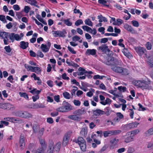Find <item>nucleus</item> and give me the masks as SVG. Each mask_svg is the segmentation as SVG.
I'll use <instances>...</instances> for the list:
<instances>
[{"mask_svg": "<svg viewBox=\"0 0 153 153\" xmlns=\"http://www.w3.org/2000/svg\"><path fill=\"white\" fill-rule=\"evenodd\" d=\"M103 63L106 65L111 66L120 65L122 64L121 60L113 57L108 58L107 61H105L103 62Z\"/></svg>", "mask_w": 153, "mask_h": 153, "instance_id": "f257e3e1", "label": "nucleus"}, {"mask_svg": "<svg viewBox=\"0 0 153 153\" xmlns=\"http://www.w3.org/2000/svg\"><path fill=\"white\" fill-rule=\"evenodd\" d=\"M97 50L102 53L106 54L108 56L110 57L113 55L112 52L110 51L106 44H102L98 48Z\"/></svg>", "mask_w": 153, "mask_h": 153, "instance_id": "f03ea898", "label": "nucleus"}, {"mask_svg": "<svg viewBox=\"0 0 153 153\" xmlns=\"http://www.w3.org/2000/svg\"><path fill=\"white\" fill-rule=\"evenodd\" d=\"M73 141L79 145L80 149L82 151L85 152L86 151L85 141L83 137H79L77 139L74 140Z\"/></svg>", "mask_w": 153, "mask_h": 153, "instance_id": "7ed1b4c3", "label": "nucleus"}, {"mask_svg": "<svg viewBox=\"0 0 153 153\" xmlns=\"http://www.w3.org/2000/svg\"><path fill=\"white\" fill-rule=\"evenodd\" d=\"M112 70L114 71L121 74L123 75H127L128 74L127 69L119 66H113L111 68Z\"/></svg>", "mask_w": 153, "mask_h": 153, "instance_id": "20e7f679", "label": "nucleus"}, {"mask_svg": "<svg viewBox=\"0 0 153 153\" xmlns=\"http://www.w3.org/2000/svg\"><path fill=\"white\" fill-rule=\"evenodd\" d=\"M16 114L19 117L26 119L31 118L32 116L30 113L25 111H19L17 112Z\"/></svg>", "mask_w": 153, "mask_h": 153, "instance_id": "39448f33", "label": "nucleus"}, {"mask_svg": "<svg viewBox=\"0 0 153 153\" xmlns=\"http://www.w3.org/2000/svg\"><path fill=\"white\" fill-rule=\"evenodd\" d=\"M71 133V132H68L65 134L62 143L63 146H65L68 143L69 140Z\"/></svg>", "mask_w": 153, "mask_h": 153, "instance_id": "423d86ee", "label": "nucleus"}, {"mask_svg": "<svg viewBox=\"0 0 153 153\" xmlns=\"http://www.w3.org/2000/svg\"><path fill=\"white\" fill-rule=\"evenodd\" d=\"M135 50L136 52L140 56L144 54V56H143L144 58L146 57V49L144 48L140 47L135 48Z\"/></svg>", "mask_w": 153, "mask_h": 153, "instance_id": "0eeeda50", "label": "nucleus"}, {"mask_svg": "<svg viewBox=\"0 0 153 153\" xmlns=\"http://www.w3.org/2000/svg\"><path fill=\"white\" fill-rule=\"evenodd\" d=\"M51 46V42H48L47 43V45H46L42 44L41 45L40 48L43 52L46 53L49 51Z\"/></svg>", "mask_w": 153, "mask_h": 153, "instance_id": "6e6552de", "label": "nucleus"}, {"mask_svg": "<svg viewBox=\"0 0 153 153\" xmlns=\"http://www.w3.org/2000/svg\"><path fill=\"white\" fill-rule=\"evenodd\" d=\"M68 118L69 119L77 122L80 121L82 119V117L80 116H78L77 114L69 115L68 117Z\"/></svg>", "mask_w": 153, "mask_h": 153, "instance_id": "1a4fd4ad", "label": "nucleus"}, {"mask_svg": "<svg viewBox=\"0 0 153 153\" xmlns=\"http://www.w3.org/2000/svg\"><path fill=\"white\" fill-rule=\"evenodd\" d=\"M86 112V111L85 109L82 108L75 111L73 112V114H77L78 116H80V115L85 114Z\"/></svg>", "mask_w": 153, "mask_h": 153, "instance_id": "9d476101", "label": "nucleus"}, {"mask_svg": "<svg viewBox=\"0 0 153 153\" xmlns=\"http://www.w3.org/2000/svg\"><path fill=\"white\" fill-rule=\"evenodd\" d=\"M63 105L66 110L70 111L73 109V107L70 104L66 101H64L63 102Z\"/></svg>", "mask_w": 153, "mask_h": 153, "instance_id": "9b49d317", "label": "nucleus"}, {"mask_svg": "<svg viewBox=\"0 0 153 153\" xmlns=\"http://www.w3.org/2000/svg\"><path fill=\"white\" fill-rule=\"evenodd\" d=\"M96 53V50L94 49H88L85 53V54L88 56L90 55L94 56L95 55Z\"/></svg>", "mask_w": 153, "mask_h": 153, "instance_id": "f8f14e48", "label": "nucleus"}, {"mask_svg": "<svg viewBox=\"0 0 153 153\" xmlns=\"http://www.w3.org/2000/svg\"><path fill=\"white\" fill-rule=\"evenodd\" d=\"M93 114L96 116H99L100 115L105 114V112L99 109H97L96 110L93 111Z\"/></svg>", "mask_w": 153, "mask_h": 153, "instance_id": "ddd939ff", "label": "nucleus"}, {"mask_svg": "<svg viewBox=\"0 0 153 153\" xmlns=\"http://www.w3.org/2000/svg\"><path fill=\"white\" fill-rule=\"evenodd\" d=\"M146 57L148 59V64L151 67H153V56H149L148 54H146Z\"/></svg>", "mask_w": 153, "mask_h": 153, "instance_id": "4468645a", "label": "nucleus"}, {"mask_svg": "<svg viewBox=\"0 0 153 153\" xmlns=\"http://www.w3.org/2000/svg\"><path fill=\"white\" fill-rule=\"evenodd\" d=\"M139 124V123L137 122H133L129 123L128 125H125L124 128H131L136 127H137Z\"/></svg>", "mask_w": 153, "mask_h": 153, "instance_id": "2eb2a0df", "label": "nucleus"}, {"mask_svg": "<svg viewBox=\"0 0 153 153\" xmlns=\"http://www.w3.org/2000/svg\"><path fill=\"white\" fill-rule=\"evenodd\" d=\"M29 43L28 42H25V41H21L20 43V47L23 49H25L28 47Z\"/></svg>", "mask_w": 153, "mask_h": 153, "instance_id": "dca6fc26", "label": "nucleus"}, {"mask_svg": "<svg viewBox=\"0 0 153 153\" xmlns=\"http://www.w3.org/2000/svg\"><path fill=\"white\" fill-rule=\"evenodd\" d=\"M124 28L127 30L130 31L131 33H133L134 32V30L131 26L128 25L127 24H126L124 25Z\"/></svg>", "mask_w": 153, "mask_h": 153, "instance_id": "f3484780", "label": "nucleus"}, {"mask_svg": "<svg viewBox=\"0 0 153 153\" xmlns=\"http://www.w3.org/2000/svg\"><path fill=\"white\" fill-rule=\"evenodd\" d=\"M9 33L4 31H0V37L2 39L8 37Z\"/></svg>", "mask_w": 153, "mask_h": 153, "instance_id": "a211bd4d", "label": "nucleus"}, {"mask_svg": "<svg viewBox=\"0 0 153 153\" xmlns=\"http://www.w3.org/2000/svg\"><path fill=\"white\" fill-rule=\"evenodd\" d=\"M139 132V131L138 129L134 130V131L128 132L127 133V135H131L133 137L134 136L137 134Z\"/></svg>", "mask_w": 153, "mask_h": 153, "instance_id": "6ab92c4d", "label": "nucleus"}, {"mask_svg": "<svg viewBox=\"0 0 153 153\" xmlns=\"http://www.w3.org/2000/svg\"><path fill=\"white\" fill-rule=\"evenodd\" d=\"M143 81H141L140 80H135L133 81V83L134 85L141 88L142 85V83L143 84Z\"/></svg>", "mask_w": 153, "mask_h": 153, "instance_id": "aec40b11", "label": "nucleus"}, {"mask_svg": "<svg viewBox=\"0 0 153 153\" xmlns=\"http://www.w3.org/2000/svg\"><path fill=\"white\" fill-rule=\"evenodd\" d=\"M0 104L1 105H0V108H4V109H7L8 108H9L10 107V108L11 106L12 105L9 103H4Z\"/></svg>", "mask_w": 153, "mask_h": 153, "instance_id": "412c9836", "label": "nucleus"}, {"mask_svg": "<svg viewBox=\"0 0 153 153\" xmlns=\"http://www.w3.org/2000/svg\"><path fill=\"white\" fill-rule=\"evenodd\" d=\"M24 136L21 134L20 136L19 140L20 146H23L25 145V140L24 139Z\"/></svg>", "mask_w": 153, "mask_h": 153, "instance_id": "4be33fe9", "label": "nucleus"}, {"mask_svg": "<svg viewBox=\"0 0 153 153\" xmlns=\"http://www.w3.org/2000/svg\"><path fill=\"white\" fill-rule=\"evenodd\" d=\"M82 28L84 30L90 33H92V30L90 27L86 25L82 26Z\"/></svg>", "mask_w": 153, "mask_h": 153, "instance_id": "5701e85b", "label": "nucleus"}, {"mask_svg": "<svg viewBox=\"0 0 153 153\" xmlns=\"http://www.w3.org/2000/svg\"><path fill=\"white\" fill-rule=\"evenodd\" d=\"M33 131L35 133L38 132L40 129L39 127L36 124H34L32 126Z\"/></svg>", "mask_w": 153, "mask_h": 153, "instance_id": "b1692460", "label": "nucleus"}, {"mask_svg": "<svg viewBox=\"0 0 153 153\" xmlns=\"http://www.w3.org/2000/svg\"><path fill=\"white\" fill-rule=\"evenodd\" d=\"M98 18L99 19V22H101L103 21L104 22H107V19L103 16L102 15H100L98 16Z\"/></svg>", "mask_w": 153, "mask_h": 153, "instance_id": "393cba45", "label": "nucleus"}, {"mask_svg": "<svg viewBox=\"0 0 153 153\" xmlns=\"http://www.w3.org/2000/svg\"><path fill=\"white\" fill-rule=\"evenodd\" d=\"M28 1H26L28 3L30 4L31 5L37 7H39L38 5L36 4L37 3V2L36 0H27Z\"/></svg>", "mask_w": 153, "mask_h": 153, "instance_id": "a878e982", "label": "nucleus"}, {"mask_svg": "<svg viewBox=\"0 0 153 153\" xmlns=\"http://www.w3.org/2000/svg\"><path fill=\"white\" fill-rule=\"evenodd\" d=\"M103 135L105 137L111 135H113L112 131H104L103 132Z\"/></svg>", "mask_w": 153, "mask_h": 153, "instance_id": "bb28decb", "label": "nucleus"}, {"mask_svg": "<svg viewBox=\"0 0 153 153\" xmlns=\"http://www.w3.org/2000/svg\"><path fill=\"white\" fill-rule=\"evenodd\" d=\"M87 133V130L85 128H82L80 132L81 135L86 136Z\"/></svg>", "mask_w": 153, "mask_h": 153, "instance_id": "cd10ccee", "label": "nucleus"}, {"mask_svg": "<svg viewBox=\"0 0 153 153\" xmlns=\"http://www.w3.org/2000/svg\"><path fill=\"white\" fill-rule=\"evenodd\" d=\"M39 141L42 148L41 149L44 150L47 146L46 144L45 143V141L44 140L42 139L40 140Z\"/></svg>", "mask_w": 153, "mask_h": 153, "instance_id": "c85d7f7f", "label": "nucleus"}, {"mask_svg": "<svg viewBox=\"0 0 153 153\" xmlns=\"http://www.w3.org/2000/svg\"><path fill=\"white\" fill-rule=\"evenodd\" d=\"M143 84H142V85H141L142 86H141V88H142V89H149V85L148 84H147L146 83V82H145L144 81H143Z\"/></svg>", "mask_w": 153, "mask_h": 153, "instance_id": "c756f323", "label": "nucleus"}, {"mask_svg": "<svg viewBox=\"0 0 153 153\" xmlns=\"http://www.w3.org/2000/svg\"><path fill=\"white\" fill-rule=\"evenodd\" d=\"M133 137L131 135H130V136L127 137L125 139V142L128 143L131 142L133 140Z\"/></svg>", "mask_w": 153, "mask_h": 153, "instance_id": "7c9ffc66", "label": "nucleus"}, {"mask_svg": "<svg viewBox=\"0 0 153 153\" xmlns=\"http://www.w3.org/2000/svg\"><path fill=\"white\" fill-rule=\"evenodd\" d=\"M111 102V100L109 98H107L105 101H101L100 102V103L103 105H105L107 104L110 103Z\"/></svg>", "mask_w": 153, "mask_h": 153, "instance_id": "2f4dec72", "label": "nucleus"}, {"mask_svg": "<svg viewBox=\"0 0 153 153\" xmlns=\"http://www.w3.org/2000/svg\"><path fill=\"white\" fill-rule=\"evenodd\" d=\"M70 19H64L63 21L64 22L65 24L68 26H71L72 25V23L70 21Z\"/></svg>", "mask_w": 153, "mask_h": 153, "instance_id": "473e14b6", "label": "nucleus"}, {"mask_svg": "<svg viewBox=\"0 0 153 153\" xmlns=\"http://www.w3.org/2000/svg\"><path fill=\"white\" fill-rule=\"evenodd\" d=\"M118 139H116V138H112L110 140V143L114 145H116L118 142Z\"/></svg>", "mask_w": 153, "mask_h": 153, "instance_id": "72a5a7b5", "label": "nucleus"}, {"mask_svg": "<svg viewBox=\"0 0 153 153\" xmlns=\"http://www.w3.org/2000/svg\"><path fill=\"white\" fill-rule=\"evenodd\" d=\"M61 144V142H59L56 144L55 146L54 147L53 146V148L54 149H56V150L57 151H59L60 149Z\"/></svg>", "mask_w": 153, "mask_h": 153, "instance_id": "f704fd0d", "label": "nucleus"}, {"mask_svg": "<svg viewBox=\"0 0 153 153\" xmlns=\"http://www.w3.org/2000/svg\"><path fill=\"white\" fill-rule=\"evenodd\" d=\"M85 24L88 26H92L93 25V23L89 19H87L85 21Z\"/></svg>", "mask_w": 153, "mask_h": 153, "instance_id": "c9c22d12", "label": "nucleus"}, {"mask_svg": "<svg viewBox=\"0 0 153 153\" xmlns=\"http://www.w3.org/2000/svg\"><path fill=\"white\" fill-rule=\"evenodd\" d=\"M98 2L106 7H108L109 6V5L106 4L107 1L105 0H98Z\"/></svg>", "mask_w": 153, "mask_h": 153, "instance_id": "e433bc0d", "label": "nucleus"}, {"mask_svg": "<svg viewBox=\"0 0 153 153\" xmlns=\"http://www.w3.org/2000/svg\"><path fill=\"white\" fill-rule=\"evenodd\" d=\"M59 37H63L65 36L64 34L66 33V32L65 29L63 30L62 31L59 30Z\"/></svg>", "mask_w": 153, "mask_h": 153, "instance_id": "4c0bfd02", "label": "nucleus"}, {"mask_svg": "<svg viewBox=\"0 0 153 153\" xmlns=\"http://www.w3.org/2000/svg\"><path fill=\"white\" fill-rule=\"evenodd\" d=\"M45 107L44 106H42L41 104H33V107H31V108H43Z\"/></svg>", "mask_w": 153, "mask_h": 153, "instance_id": "58836bf2", "label": "nucleus"}, {"mask_svg": "<svg viewBox=\"0 0 153 153\" xmlns=\"http://www.w3.org/2000/svg\"><path fill=\"white\" fill-rule=\"evenodd\" d=\"M33 72H34L37 73H40L41 70L40 68L38 67H34V68L32 71Z\"/></svg>", "mask_w": 153, "mask_h": 153, "instance_id": "ea45409f", "label": "nucleus"}, {"mask_svg": "<svg viewBox=\"0 0 153 153\" xmlns=\"http://www.w3.org/2000/svg\"><path fill=\"white\" fill-rule=\"evenodd\" d=\"M0 20L5 23L7 22V21L5 19V16L3 15H0Z\"/></svg>", "mask_w": 153, "mask_h": 153, "instance_id": "a19ab883", "label": "nucleus"}, {"mask_svg": "<svg viewBox=\"0 0 153 153\" xmlns=\"http://www.w3.org/2000/svg\"><path fill=\"white\" fill-rule=\"evenodd\" d=\"M40 92V91L37 90L36 89H33L32 90L30 91V92L33 94H39Z\"/></svg>", "mask_w": 153, "mask_h": 153, "instance_id": "79ce46f5", "label": "nucleus"}, {"mask_svg": "<svg viewBox=\"0 0 153 153\" xmlns=\"http://www.w3.org/2000/svg\"><path fill=\"white\" fill-rule=\"evenodd\" d=\"M15 34L14 33H9L8 37H9L10 40H11L12 42L14 41Z\"/></svg>", "mask_w": 153, "mask_h": 153, "instance_id": "37998d69", "label": "nucleus"}, {"mask_svg": "<svg viewBox=\"0 0 153 153\" xmlns=\"http://www.w3.org/2000/svg\"><path fill=\"white\" fill-rule=\"evenodd\" d=\"M19 94L21 97H23L27 99H28V95L26 93L20 92Z\"/></svg>", "mask_w": 153, "mask_h": 153, "instance_id": "c03bdc74", "label": "nucleus"}, {"mask_svg": "<svg viewBox=\"0 0 153 153\" xmlns=\"http://www.w3.org/2000/svg\"><path fill=\"white\" fill-rule=\"evenodd\" d=\"M148 135H151L153 134V127L149 129L146 133Z\"/></svg>", "mask_w": 153, "mask_h": 153, "instance_id": "a18cd8bd", "label": "nucleus"}, {"mask_svg": "<svg viewBox=\"0 0 153 153\" xmlns=\"http://www.w3.org/2000/svg\"><path fill=\"white\" fill-rule=\"evenodd\" d=\"M63 95L64 97L66 99H69L70 98V94L67 92H64L63 93Z\"/></svg>", "mask_w": 153, "mask_h": 153, "instance_id": "49530a36", "label": "nucleus"}, {"mask_svg": "<svg viewBox=\"0 0 153 153\" xmlns=\"http://www.w3.org/2000/svg\"><path fill=\"white\" fill-rule=\"evenodd\" d=\"M105 111V114H106L107 116H108L110 115L111 111H110V109L109 107H106L104 109Z\"/></svg>", "mask_w": 153, "mask_h": 153, "instance_id": "de8ad7c7", "label": "nucleus"}, {"mask_svg": "<svg viewBox=\"0 0 153 153\" xmlns=\"http://www.w3.org/2000/svg\"><path fill=\"white\" fill-rule=\"evenodd\" d=\"M131 24L133 26L136 27H138L139 26V22L137 21L133 20L131 22Z\"/></svg>", "mask_w": 153, "mask_h": 153, "instance_id": "09e8293b", "label": "nucleus"}, {"mask_svg": "<svg viewBox=\"0 0 153 153\" xmlns=\"http://www.w3.org/2000/svg\"><path fill=\"white\" fill-rule=\"evenodd\" d=\"M53 144L52 143L49 144V149L48 150V152L49 153H53Z\"/></svg>", "mask_w": 153, "mask_h": 153, "instance_id": "8fccbe9b", "label": "nucleus"}, {"mask_svg": "<svg viewBox=\"0 0 153 153\" xmlns=\"http://www.w3.org/2000/svg\"><path fill=\"white\" fill-rule=\"evenodd\" d=\"M118 89L120 92H121L122 91L123 92H124L126 91V88L125 87L120 86L118 87Z\"/></svg>", "mask_w": 153, "mask_h": 153, "instance_id": "3c124183", "label": "nucleus"}, {"mask_svg": "<svg viewBox=\"0 0 153 153\" xmlns=\"http://www.w3.org/2000/svg\"><path fill=\"white\" fill-rule=\"evenodd\" d=\"M83 22L82 20L79 19L77 21H76L75 24L76 26H78L80 24H82Z\"/></svg>", "mask_w": 153, "mask_h": 153, "instance_id": "603ef678", "label": "nucleus"}, {"mask_svg": "<svg viewBox=\"0 0 153 153\" xmlns=\"http://www.w3.org/2000/svg\"><path fill=\"white\" fill-rule=\"evenodd\" d=\"M73 102L74 104L76 106H79L81 104V102L79 100H74Z\"/></svg>", "mask_w": 153, "mask_h": 153, "instance_id": "864d4df0", "label": "nucleus"}, {"mask_svg": "<svg viewBox=\"0 0 153 153\" xmlns=\"http://www.w3.org/2000/svg\"><path fill=\"white\" fill-rule=\"evenodd\" d=\"M44 131V128H42L38 132V135L40 137H41L43 134Z\"/></svg>", "mask_w": 153, "mask_h": 153, "instance_id": "5fc2aeb1", "label": "nucleus"}, {"mask_svg": "<svg viewBox=\"0 0 153 153\" xmlns=\"http://www.w3.org/2000/svg\"><path fill=\"white\" fill-rule=\"evenodd\" d=\"M4 49L5 50L6 52L8 53H10L12 50L10 46H6L4 48Z\"/></svg>", "mask_w": 153, "mask_h": 153, "instance_id": "6e6d98bb", "label": "nucleus"}, {"mask_svg": "<svg viewBox=\"0 0 153 153\" xmlns=\"http://www.w3.org/2000/svg\"><path fill=\"white\" fill-rule=\"evenodd\" d=\"M37 56L42 58L44 57V55L40 51H38L37 53Z\"/></svg>", "mask_w": 153, "mask_h": 153, "instance_id": "4d7b16f0", "label": "nucleus"}, {"mask_svg": "<svg viewBox=\"0 0 153 153\" xmlns=\"http://www.w3.org/2000/svg\"><path fill=\"white\" fill-rule=\"evenodd\" d=\"M68 50L72 53L74 54L76 53V52L74 51L73 48H71L69 46H68Z\"/></svg>", "mask_w": 153, "mask_h": 153, "instance_id": "13d9d810", "label": "nucleus"}, {"mask_svg": "<svg viewBox=\"0 0 153 153\" xmlns=\"http://www.w3.org/2000/svg\"><path fill=\"white\" fill-rule=\"evenodd\" d=\"M54 99L56 102H58L60 101L59 96L55 95L54 97Z\"/></svg>", "mask_w": 153, "mask_h": 153, "instance_id": "bf43d9fd", "label": "nucleus"}, {"mask_svg": "<svg viewBox=\"0 0 153 153\" xmlns=\"http://www.w3.org/2000/svg\"><path fill=\"white\" fill-rule=\"evenodd\" d=\"M80 39V37L77 35L74 36L72 37V39L73 41H77Z\"/></svg>", "mask_w": 153, "mask_h": 153, "instance_id": "052dcab7", "label": "nucleus"}, {"mask_svg": "<svg viewBox=\"0 0 153 153\" xmlns=\"http://www.w3.org/2000/svg\"><path fill=\"white\" fill-rule=\"evenodd\" d=\"M30 10V8L28 6H25V7L24 8V11L25 13H28Z\"/></svg>", "mask_w": 153, "mask_h": 153, "instance_id": "680f3d73", "label": "nucleus"}, {"mask_svg": "<svg viewBox=\"0 0 153 153\" xmlns=\"http://www.w3.org/2000/svg\"><path fill=\"white\" fill-rule=\"evenodd\" d=\"M146 47L148 50H150L152 48V45L149 42H147L146 44Z\"/></svg>", "mask_w": 153, "mask_h": 153, "instance_id": "e2e57ef3", "label": "nucleus"}, {"mask_svg": "<svg viewBox=\"0 0 153 153\" xmlns=\"http://www.w3.org/2000/svg\"><path fill=\"white\" fill-rule=\"evenodd\" d=\"M105 30V28L102 27L99 28L98 29V30L99 32H101L102 34H103L104 33Z\"/></svg>", "mask_w": 153, "mask_h": 153, "instance_id": "0e129e2a", "label": "nucleus"}, {"mask_svg": "<svg viewBox=\"0 0 153 153\" xmlns=\"http://www.w3.org/2000/svg\"><path fill=\"white\" fill-rule=\"evenodd\" d=\"M14 39L17 41H19L21 39V37L19 34H15Z\"/></svg>", "mask_w": 153, "mask_h": 153, "instance_id": "69168bd1", "label": "nucleus"}, {"mask_svg": "<svg viewBox=\"0 0 153 153\" xmlns=\"http://www.w3.org/2000/svg\"><path fill=\"white\" fill-rule=\"evenodd\" d=\"M47 121L48 123L50 124L53 123V119L51 117L48 118L47 120Z\"/></svg>", "mask_w": 153, "mask_h": 153, "instance_id": "338daca9", "label": "nucleus"}, {"mask_svg": "<svg viewBox=\"0 0 153 153\" xmlns=\"http://www.w3.org/2000/svg\"><path fill=\"white\" fill-rule=\"evenodd\" d=\"M30 55L31 56L35 57L36 56V54L33 51L30 50L29 51Z\"/></svg>", "mask_w": 153, "mask_h": 153, "instance_id": "774afa93", "label": "nucleus"}]
</instances>
